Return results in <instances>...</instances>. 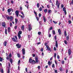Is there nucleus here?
I'll return each instance as SVG.
<instances>
[{
    "instance_id": "nucleus-43",
    "label": "nucleus",
    "mask_w": 73,
    "mask_h": 73,
    "mask_svg": "<svg viewBox=\"0 0 73 73\" xmlns=\"http://www.w3.org/2000/svg\"><path fill=\"white\" fill-rule=\"evenodd\" d=\"M35 59V60H38V57H36Z\"/></svg>"
},
{
    "instance_id": "nucleus-18",
    "label": "nucleus",
    "mask_w": 73,
    "mask_h": 73,
    "mask_svg": "<svg viewBox=\"0 0 73 73\" xmlns=\"http://www.w3.org/2000/svg\"><path fill=\"white\" fill-rule=\"evenodd\" d=\"M58 32L59 33V35H61V30L60 29H59L58 30Z\"/></svg>"
},
{
    "instance_id": "nucleus-6",
    "label": "nucleus",
    "mask_w": 73,
    "mask_h": 73,
    "mask_svg": "<svg viewBox=\"0 0 73 73\" xmlns=\"http://www.w3.org/2000/svg\"><path fill=\"white\" fill-rule=\"evenodd\" d=\"M63 11H64V13L65 15H66V8L65 7H64L63 8Z\"/></svg>"
},
{
    "instance_id": "nucleus-16",
    "label": "nucleus",
    "mask_w": 73,
    "mask_h": 73,
    "mask_svg": "<svg viewBox=\"0 0 73 73\" xmlns=\"http://www.w3.org/2000/svg\"><path fill=\"white\" fill-rule=\"evenodd\" d=\"M68 54L69 55H70L71 54V50L70 49H68Z\"/></svg>"
},
{
    "instance_id": "nucleus-11",
    "label": "nucleus",
    "mask_w": 73,
    "mask_h": 73,
    "mask_svg": "<svg viewBox=\"0 0 73 73\" xmlns=\"http://www.w3.org/2000/svg\"><path fill=\"white\" fill-rule=\"evenodd\" d=\"M5 17H6L7 20H9L10 18V17H9L8 15H6L5 16Z\"/></svg>"
},
{
    "instance_id": "nucleus-41",
    "label": "nucleus",
    "mask_w": 73,
    "mask_h": 73,
    "mask_svg": "<svg viewBox=\"0 0 73 73\" xmlns=\"http://www.w3.org/2000/svg\"><path fill=\"white\" fill-rule=\"evenodd\" d=\"M36 19H37V21H38L39 20V18L37 17H36Z\"/></svg>"
},
{
    "instance_id": "nucleus-47",
    "label": "nucleus",
    "mask_w": 73,
    "mask_h": 73,
    "mask_svg": "<svg viewBox=\"0 0 73 73\" xmlns=\"http://www.w3.org/2000/svg\"><path fill=\"white\" fill-rule=\"evenodd\" d=\"M53 23H54V24H57V22H56L54 21H53Z\"/></svg>"
},
{
    "instance_id": "nucleus-23",
    "label": "nucleus",
    "mask_w": 73,
    "mask_h": 73,
    "mask_svg": "<svg viewBox=\"0 0 73 73\" xmlns=\"http://www.w3.org/2000/svg\"><path fill=\"white\" fill-rule=\"evenodd\" d=\"M18 36L19 37V39L21 38V35L20 34H18Z\"/></svg>"
},
{
    "instance_id": "nucleus-42",
    "label": "nucleus",
    "mask_w": 73,
    "mask_h": 73,
    "mask_svg": "<svg viewBox=\"0 0 73 73\" xmlns=\"http://www.w3.org/2000/svg\"><path fill=\"white\" fill-rule=\"evenodd\" d=\"M1 72L2 73H3V72H4V71H3V69H1Z\"/></svg>"
},
{
    "instance_id": "nucleus-49",
    "label": "nucleus",
    "mask_w": 73,
    "mask_h": 73,
    "mask_svg": "<svg viewBox=\"0 0 73 73\" xmlns=\"http://www.w3.org/2000/svg\"><path fill=\"white\" fill-rule=\"evenodd\" d=\"M20 60H19L18 62V65H19V64H20Z\"/></svg>"
},
{
    "instance_id": "nucleus-3",
    "label": "nucleus",
    "mask_w": 73,
    "mask_h": 73,
    "mask_svg": "<svg viewBox=\"0 0 73 73\" xmlns=\"http://www.w3.org/2000/svg\"><path fill=\"white\" fill-rule=\"evenodd\" d=\"M32 25L31 24L29 25V31H31V30H32Z\"/></svg>"
},
{
    "instance_id": "nucleus-57",
    "label": "nucleus",
    "mask_w": 73,
    "mask_h": 73,
    "mask_svg": "<svg viewBox=\"0 0 73 73\" xmlns=\"http://www.w3.org/2000/svg\"><path fill=\"white\" fill-rule=\"evenodd\" d=\"M49 37H51V35L50 34H49L48 35Z\"/></svg>"
},
{
    "instance_id": "nucleus-61",
    "label": "nucleus",
    "mask_w": 73,
    "mask_h": 73,
    "mask_svg": "<svg viewBox=\"0 0 73 73\" xmlns=\"http://www.w3.org/2000/svg\"><path fill=\"white\" fill-rule=\"evenodd\" d=\"M37 68H38V69H40V66H38Z\"/></svg>"
},
{
    "instance_id": "nucleus-59",
    "label": "nucleus",
    "mask_w": 73,
    "mask_h": 73,
    "mask_svg": "<svg viewBox=\"0 0 73 73\" xmlns=\"http://www.w3.org/2000/svg\"><path fill=\"white\" fill-rule=\"evenodd\" d=\"M47 7L48 8H49V5H47Z\"/></svg>"
},
{
    "instance_id": "nucleus-52",
    "label": "nucleus",
    "mask_w": 73,
    "mask_h": 73,
    "mask_svg": "<svg viewBox=\"0 0 73 73\" xmlns=\"http://www.w3.org/2000/svg\"><path fill=\"white\" fill-rule=\"evenodd\" d=\"M52 68H54V64H53L52 65Z\"/></svg>"
},
{
    "instance_id": "nucleus-14",
    "label": "nucleus",
    "mask_w": 73,
    "mask_h": 73,
    "mask_svg": "<svg viewBox=\"0 0 73 73\" xmlns=\"http://www.w3.org/2000/svg\"><path fill=\"white\" fill-rule=\"evenodd\" d=\"M7 73H9L10 72L9 68H7Z\"/></svg>"
},
{
    "instance_id": "nucleus-21",
    "label": "nucleus",
    "mask_w": 73,
    "mask_h": 73,
    "mask_svg": "<svg viewBox=\"0 0 73 73\" xmlns=\"http://www.w3.org/2000/svg\"><path fill=\"white\" fill-rule=\"evenodd\" d=\"M22 34V31H19L18 34V35H21Z\"/></svg>"
},
{
    "instance_id": "nucleus-53",
    "label": "nucleus",
    "mask_w": 73,
    "mask_h": 73,
    "mask_svg": "<svg viewBox=\"0 0 73 73\" xmlns=\"http://www.w3.org/2000/svg\"><path fill=\"white\" fill-rule=\"evenodd\" d=\"M18 57H20V54H17Z\"/></svg>"
},
{
    "instance_id": "nucleus-9",
    "label": "nucleus",
    "mask_w": 73,
    "mask_h": 73,
    "mask_svg": "<svg viewBox=\"0 0 73 73\" xmlns=\"http://www.w3.org/2000/svg\"><path fill=\"white\" fill-rule=\"evenodd\" d=\"M22 53L24 55L25 53V49L24 48H23L22 50Z\"/></svg>"
},
{
    "instance_id": "nucleus-31",
    "label": "nucleus",
    "mask_w": 73,
    "mask_h": 73,
    "mask_svg": "<svg viewBox=\"0 0 73 73\" xmlns=\"http://www.w3.org/2000/svg\"><path fill=\"white\" fill-rule=\"evenodd\" d=\"M36 6L38 8H39V7H40V6L39 5V3H37V4L36 5Z\"/></svg>"
},
{
    "instance_id": "nucleus-28",
    "label": "nucleus",
    "mask_w": 73,
    "mask_h": 73,
    "mask_svg": "<svg viewBox=\"0 0 73 73\" xmlns=\"http://www.w3.org/2000/svg\"><path fill=\"white\" fill-rule=\"evenodd\" d=\"M66 38L67 40L68 41V40H69V36H68L66 37Z\"/></svg>"
},
{
    "instance_id": "nucleus-5",
    "label": "nucleus",
    "mask_w": 73,
    "mask_h": 73,
    "mask_svg": "<svg viewBox=\"0 0 73 73\" xmlns=\"http://www.w3.org/2000/svg\"><path fill=\"white\" fill-rule=\"evenodd\" d=\"M19 11H17V10L15 11V13L17 17H18V16H19Z\"/></svg>"
},
{
    "instance_id": "nucleus-32",
    "label": "nucleus",
    "mask_w": 73,
    "mask_h": 73,
    "mask_svg": "<svg viewBox=\"0 0 73 73\" xmlns=\"http://www.w3.org/2000/svg\"><path fill=\"white\" fill-rule=\"evenodd\" d=\"M55 63L56 64V65H57L58 64V62L57 61H56V60H55Z\"/></svg>"
},
{
    "instance_id": "nucleus-50",
    "label": "nucleus",
    "mask_w": 73,
    "mask_h": 73,
    "mask_svg": "<svg viewBox=\"0 0 73 73\" xmlns=\"http://www.w3.org/2000/svg\"><path fill=\"white\" fill-rule=\"evenodd\" d=\"M64 7V5H63L62 4L61 5V7L62 8H63V7Z\"/></svg>"
},
{
    "instance_id": "nucleus-25",
    "label": "nucleus",
    "mask_w": 73,
    "mask_h": 73,
    "mask_svg": "<svg viewBox=\"0 0 73 73\" xmlns=\"http://www.w3.org/2000/svg\"><path fill=\"white\" fill-rule=\"evenodd\" d=\"M51 11H52L51 10H49L48 11V13H49V14H50V12H51Z\"/></svg>"
},
{
    "instance_id": "nucleus-54",
    "label": "nucleus",
    "mask_w": 73,
    "mask_h": 73,
    "mask_svg": "<svg viewBox=\"0 0 73 73\" xmlns=\"http://www.w3.org/2000/svg\"><path fill=\"white\" fill-rule=\"evenodd\" d=\"M54 38H55V40H56V39H57V37H56V36H54Z\"/></svg>"
},
{
    "instance_id": "nucleus-2",
    "label": "nucleus",
    "mask_w": 73,
    "mask_h": 73,
    "mask_svg": "<svg viewBox=\"0 0 73 73\" xmlns=\"http://www.w3.org/2000/svg\"><path fill=\"white\" fill-rule=\"evenodd\" d=\"M56 6L58 7V8L59 9V7L60 6V3H58V0H57L56 2Z\"/></svg>"
},
{
    "instance_id": "nucleus-8",
    "label": "nucleus",
    "mask_w": 73,
    "mask_h": 73,
    "mask_svg": "<svg viewBox=\"0 0 73 73\" xmlns=\"http://www.w3.org/2000/svg\"><path fill=\"white\" fill-rule=\"evenodd\" d=\"M46 48H47V49H46L47 50H49L50 52H51V50L50 49V48L48 46H46Z\"/></svg>"
},
{
    "instance_id": "nucleus-58",
    "label": "nucleus",
    "mask_w": 73,
    "mask_h": 73,
    "mask_svg": "<svg viewBox=\"0 0 73 73\" xmlns=\"http://www.w3.org/2000/svg\"><path fill=\"white\" fill-rule=\"evenodd\" d=\"M57 58H58V59H59L60 58V56H59V55H57Z\"/></svg>"
},
{
    "instance_id": "nucleus-38",
    "label": "nucleus",
    "mask_w": 73,
    "mask_h": 73,
    "mask_svg": "<svg viewBox=\"0 0 73 73\" xmlns=\"http://www.w3.org/2000/svg\"><path fill=\"white\" fill-rule=\"evenodd\" d=\"M38 16H39V17H40L41 16V14L40 13H39V14Z\"/></svg>"
},
{
    "instance_id": "nucleus-48",
    "label": "nucleus",
    "mask_w": 73,
    "mask_h": 73,
    "mask_svg": "<svg viewBox=\"0 0 73 73\" xmlns=\"http://www.w3.org/2000/svg\"><path fill=\"white\" fill-rule=\"evenodd\" d=\"M41 32H39L38 33V34L39 35H41Z\"/></svg>"
},
{
    "instance_id": "nucleus-29",
    "label": "nucleus",
    "mask_w": 73,
    "mask_h": 73,
    "mask_svg": "<svg viewBox=\"0 0 73 73\" xmlns=\"http://www.w3.org/2000/svg\"><path fill=\"white\" fill-rule=\"evenodd\" d=\"M5 33L6 35L7 34V29H5Z\"/></svg>"
},
{
    "instance_id": "nucleus-64",
    "label": "nucleus",
    "mask_w": 73,
    "mask_h": 73,
    "mask_svg": "<svg viewBox=\"0 0 73 73\" xmlns=\"http://www.w3.org/2000/svg\"><path fill=\"white\" fill-rule=\"evenodd\" d=\"M54 50H56V47H54Z\"/></svg>"
},
{
    "instance_id": "nucleus-19",
    "label": "nucleus",
    "mask_w": 73,
    "mask_h": 73,
    "mask_svg": "<svg viewBox=\"0 0 73 73\" xmlns=\"http://www.w3.org/2000/svg\"><path fill=\"white\" fill-rule=\"evenodd\" d=\"M13 17L11 16L10 17V21H12V20H13Z\"/></svg>"
},
{
    "instance_id": "nucleus-15",
    "label": "nucleus",
    "mask_w": 73,
    "mask_h": 73,
    "mask_svg": "<svg viewBox=\"0 0 73 73\" xmlns=\"http://www.w3.org/2000/svg\"><path fill=\"white\" fill-rule=\"evenodd\" d=\"M55 46L56 48H58V43H57V40L56 41Z\"/></svg>"
},
{
    "instance_id": "nucleus-39",
    "label": "nucleus",
    "mask_w": 73,
    "mask_h": 73,
    "mask_svg": "<svg viewBox=\"0 0 73 73\" xmlns=\"http://www.w3.org/2000/svg\"><path fill=\"white\" fill-rule=\"evenodd\" d=\"M39 11H42V7H40V8H39Z\"/></svg>"
},
{
    "instance_id": "nucleus-56",
    "label": "nucleus",
    "mask_w": 73,
    "mask_h": 73,
    "mask_svg": "<svg viewBox=\"0 0 73 73\" xmlns=\"http://www.w3.org/2000/svg\"><path fill=\"white\" fill-rule=\"evenodd\" d=\"M34 12L35 15L36 16H37V13L36 12H35V11H34Z\"/></svg>"
},
{
    "instance_id": "nucleus-13",
    "label": "nucleus",
    "mask_w": 73,
    "mask_h": 73,
    "mask_svg": "<svg viewBox=\"0 0 73 73\" xmlns=\"http://www.w3.org/2000/svg\"><path fill=\"white\" fill-rule=\"evenodd\" d=\"M7 30L8 33H9V32H11V28L8 27L7 28Z\"/></svg>"
},
{
    "instance_id": "nucleus-33",
    "label": "nucleus",
    "mask_w": 73,
    "mask_h": 73,
    "mask_svg": "<svg viewBox=\"0 0 73 73\" xmlns=\"http://www.w3.org/2000/svg\"><path fill=\"white\" fill-rule=\"evenodd\" d=\"M56 53H54V57L55 58H56Z\"/></svg>"
},
{
    "instance_id": "nucleus-10",
    "label": "nucleus",
    "mask_w": 73,
    "mask_h": 73,
    "mask_svg": "<svg viewBox=\"0 0 73 73\" xmlns=\"http://www.w3.org/2000/svg\"><path fill=\"white\" fill-rule=\"evenodd\" d=\"M2 25L3 27H5V23L3 22H2Z\"/></svg>"
},
{
    "instance_id": "nucleus-62",
    "label": "nucleus",
    "mask_w": 73,
    "mask_h": 73,
    "mask_svg": "<svg viewBox=\"0 0 73 73\" xmlns=\"http://www.w3.org/2000/svg\"><path fill=\"white\" fill-rule=\"evenodd\" d=\"M17 26H15L14 27L15 29H17Z\"/></svg>"
},
{
    "instance_id": "nucleus-22",
    "label": "nucleus",
    "mask_w": 73,
    "mask_h": 73,
    "mask_svg": "<svg viewBox=\"0 0 73 73\" xmlns=\"http://www.w3.org/2000/svg\"><path fill=\"white\" fill-rule=\"evenodd\" d=\"M11 11V9H8V13H10Z\"/></svg>"
},
{
    "instance_id": "nucleus-35",
    "label": "nucleus",
    "mask_w": 73,
    "mask_h": 73,
    "mask_svg": "<svg viewBox=\"0 0 73 73\" xmlns=\"http://www.w3.org/2000/svg\"><path fill=\"white\" fill-rule=\"evenodd\" d=\"M0 61L1 62L3 61V59H2V58L1 57H0Z\"/></svg>"
},
{
    "instance_id": "nucleus-36",
    "label": "nucleus",
    "mask_w": 73,
    "mask_h": 73,
    "mask_svg": "<svg viewBox=\"0 0 73 73\" xmlns=\"http://www.w3.org/2000/svg\"><path fill=\"white\" fill-rule=\"evenodd\" d=\"M44 12H45V13H46V12H47V11H48V10H47V9H45L44 10Z\"/></svg>"
},
{
    "instance_id": "nucleus-60",
    "label": "nucleus",
    "mask_w": 73,
    "mask_h": 73,
    "mask_svg": "<svg viewBox=\"0 0 73 73\" xmlns=\"http://www.w3.org/2000/svg\"><path fill=\"white\" fill-rule=\"evenodd\" d=\"M54 72H55V73H57L58 72H57V70H55Z\"/></svg>"
},
{
    "instance_id": "nucleus-51",
    "label": "nucleus",
    "mask_w": 73,
    "mask_h": 73,
    "mask_svg": "<svg viewBox=\"0 0 73 73\" xmlns=\"http://www.w3.org/2000/svg\"><path fill=\"white\" fill-rule=\"evenodd\" d=\"M62 64H64V60H62Z\"/></svg>"
},
{
    "instance_id": "nucleus-34",
    "label": "nucleus",
    "mask_w": 73,
    "mask_h": 73,
    "mask_svg": "<svg viewBox=\"0 0 73 73\" xmlns=\"http://www.w3.org/2000/svg\"><path fill=\"white\" fill-rule=\"evenodd\" d=\"M9 61L11 64H12V59H9Z\"/></svg>"
},
{
    "instance_id": "nucleus-40",
    "label": "nucleus",
    "mask_w": 73,
    "mask_h": 73,
    "mask_svg": "<svg viewBox=\"0 0 73 73\" xmlns=\"http://www.w3.org/2000/svg\"><path fill=\"white\" fill-rule=\"evenodd\" d=\"M10 26L11 27H12V23H10Z\"/></svg>"
},
{
    "instance_id": "nucleus-63",
    "label": "nucleus",
    "mask_w": 73,
    "mask_h": 73,
    "mask_svg": "<svg viewBox=\"0 0 73 73\" xmlns=\"http://www.w3.org/2000/svg\"><path fill=\"white\" fill-rule=\"evenodd\" d=\"M25 70L26 72H27V70H28V69L27 68H26Z\"/></svg>"
},
{
    "instance_id": "nucleus-45",
    "label": "nucleus",
    "mask_w": 73,
    "mask_h": 73,
    "mask_svg": "<svg viewBox=\"0 0 73 73\" xmlns=\"http://www.w3.org/2000/svg\"><path fill=\"white\" fill-rule=\"evenodd\" d=\"M53 29V27H50V28L49 29V30H50H50H52V29Z\"/></svg>"
},
{
    "instance_id": "nucleus-24",
    "label": "nucleus",
    "mask_w": 73,
    "mask_h": 73,
    "mask_svg": "<svg viewBox=\"0 0 73 73\" xmlns=\"http://www.w3.org/2000/svg\"><path fill=\"white\" fill-rule=\"evenodd\" d=\"M43 20H44V22H46V19H45V17L44 16L43 17Z\"/></svg>"
},
{
    "instance_id": "nucleus-55",
    "label": "nucleus",
    "mask_w": 73,
    "mask_h": 73,
    "mask_svg": "<svg viewBox=\"0 0 73 73\" xmlns=\"http://www.w3.org/2000/svg\"><path fill=\"white\" fill-rule=\"evenodd\" d=\"M59 70L60 71H62V68L61 67H60L59 69Z\"/></svg>"
},
{
    "instance_id": "nucleus-1",
    "label": "nucleus",
    "mask_w": 73,
    "mask_h": 73,
    "mask_svg": "<svg viewBox=\"0 0 73 73\" xmlns=\"http://www.w3.org/2000/svg\"><path fill=\"white\" fill-rule=\"evenodd\" d=\"M29 62L30 63H31L32 64H35L36 63V61L34 60H32V59L31 58L29 59Z\"/></svg>"
},
{
    "instance_id": "nucleus-12",
    "label": "nucleus",
    "mask_w": 73,
    "mask_h": 73,
    "mask_svg": "<svg viewBox=\"0 0 73 73\" xmlns=\"http://www.w3.org/2000/svg\"><path fill=\"white\" fill-rule=\"evenodd\" d=\"M21 29L22 31H24L25 28H24V25H22L21 26Z\"/></svg>"
},
{
    "instance_id": "nucleus-20",
    "label": "nucleus",
    "mask_w": 73,
    "mask_h": 73,
    "mask_svg": "<svg viewBox=\"0 0 73 73\" xmlns=\"http://www.w3.org/2000/svg\"><path fill=\"white\" fill-rule=\"evenodd\" d=\"M7 41H5L3 43V44L4 46H6L7 45Z\"/></svg>"
},
{
    "instance_id": "nucleus-44",
    "label": "nucleus",
    "mask_w": 73,
    "mask_h": 73,
    "mask_svg": "<svg viewBox=\"0 0 73 73\" xmlns=\"http://www.w3.org/2000/svg\"><path fill=\"white\" fill-rule=\"evenodd\" d=\"M68 23H69V24H71V23H72V22H71V21L70 20H69L68 21Z\"/></svg>"
},
{
    "instance_id": "nucleus-4",
    "label": "nucleus",
    "mask_w": 73,
    "mask_h": 73,
    "mask_svg": "<svg viewBox=\"0 0 73 73\" xmlns=\"http://www.w3.org/2000/svg\"><path fill=\"white\" fill-rule=\"evenodd\" d=\"M11 57H12V55L11 53H10L9 56H8L6 58V59L7 60H9V58H11Z\"/></svg>"
},
{
    "instance_id": "nucleus-30",
    "label": "nucleus",
    "mask_w": 73,
    "mask_h": 73,
    "mask_svg": "<svg viewBox=\"0 0 73 73\" xmlns=\"http://www.w3.org/2000/svg\"><path fill=\"white\" fill-rule=\"evenodd\" d=\"M18 21L17 20V19L16 18L15 19V22L16 24V23H17Z\"/></svg>"
},
{
    "instance_id": "nucleus-46",
    "label": "nucleus",
    "mask_w": 73,
    "mask_h": 73,
    "mask_svg": "<svg viewBox=\"0 0 73 73\" xmlns=\"http://www.w3.org/2000/svg\"><path fill=\"white\" fill-rule=\"evenodd\" d=\"M64 42L65 44H67V42L66 41L64 40Z\"/></svg>"
},
{
    "instance_id": "nucleus-27",
    "label": "nucleus",
    "mask_w": 73,
    "mask_h": 73,
    "mask_svg": "<svg viewBox=\"0 0 73 73\" xmlns=\"http://www.w3.org/2000/svg\"><path fill=\"white\" fill-rule=\"evenodd\" d=\"M64 35L66 37V31H65L64 32Z\"/></svg>"
},
{
    "instance_id": "nucleus-26",
    "label": "nucleus",
    "mask_w": 73,
    "mask_h": 73,
    "mask_svg": "<svg viewBox=\"0 0 73 73\" xmlns=\"http://www.w3.org/2000/svg\"><path fill=\"white\" fill-rule=\"evenodd\" d=\"M52 34L53 35H55V34H56V33H55V31H54V30H53V31H52Z\"/></svg>"
},
{
    "instance_id": "nucleus-37",
    "label": "nucleus",
    "mask_w": 73,
    "mask_h": 73,
    "mask_svg": "<svg viewBox=\"0 0 73 73\" xmlns=\"http://www.w3.org/2000/svg\"><path fill=\"white\" fill-rule=\"evenodd\" d=\"M48 64L49 65H50V64H51V63H50V61H48Z\"/></svg>"
},
{
    "instance_id": "nucleus-17",
    "label": "nucleus",
    "mask_w": 73,
    "mask_h": 73,
    "mask_svg": "<svg viewBox=\"0 0 73 73\" xmlns=\"http://www.w3.org/2000/svg\"><path fill=\"white\" fill-rule=\"evenodd\" d=\"M12 40L13 41H14V42H17V41L15 39V38H12Z\"/></svg>"
},
{
    "instance_id": "nucleus-7",
    "label": "nucleus",
    "mask_w": 73,
    "mask_h": 73,
    "mask_svg": "<svg viewBox=\"0 0 73 73\" xmlns=\"http://www.w3.org/2000/svg\"><path fill=\"white\" fill-rule=\"evenodd\" d=\"M16 46H17V48H20L21 47V45H19V44L18 43L16 44Z\"/></svg>"
}]
</instances>
